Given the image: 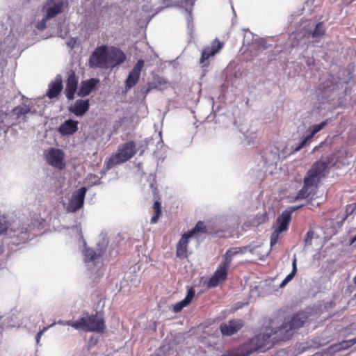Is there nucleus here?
I'll list each match as a JSON object with an SVG mask.
<instances>
[{"label": "nucleus", "instance_id": "40", "mask_svg": "<svg viewBox=\"0 0 356 356\" xmlns=\"http://www.w3.org/2000/svg\"><path fill=\"white\" fill-rule=\"evenodd\" d=\"M324 142H321L318 145L316 146L314 149H313V152L318 150V149L320 147H321L323 145H324Z\"/></svg>", "mask_w": 356, "mask_h": 356}, {"label": "nucleus", "instance_id": "33", "mask_svg": "<svg viewBox=\"0 0 356 356\" xmlns=\"http://www.w3.org/2000/svg\"><path fill=\"white\" fill-rule=\"evenodd\" d=\"M353 339H349V340L342 341L339 344L340 346V348H339V350H345V349H347V348L351 347L354 344H352L350 342H353Z\"/></svg>", "mask_w": 356, "mask_h": 356}, {"label": "nucleus", "instance_id": "7", "mask_svg": "<svg viewBox=\"0 0 356 356\" xmlns=\"http://www.w3.org/2000/svg\"><path fill=\"white\" fill-rule=\"evenodd\" d=\"M230 266L222 262L218 265L213 275L211 277L207 283V286L209 289L215 288L220 284L226 281L228 275V270Z\"/></svg>", "mask_w": 356, "mask_h": 356}, {"label": "nucleus", "instance_id": "9", "mask_svg": "<svg viewBox=\"0 0 356 356\" xmlns=\"http://www.w3.org/2000/svg\"><path fill=\"white\" fill-rule=\"evenodd\" d=\"M224 47V42H220L218 39H215L212 41L210 46L206 47L202 52L200 62L203 64V66H208L209 63L207 60L217 53H218Z\"/></svg>", "mask_w": 356, "mask_h": 356}, {"label": "nucleus", "instance_id": "20", "mask_svg": "<svg viewBox=\"0 0 356 356\" xmlns=\"http://www.w3.org/2000/svg\"><path fill=\"white\" fill-rule=\"evenodd\" d=\"M99 83V80L95 78L82 81L78 95L82 97L88 95L97 87Z\"/></svg>", "mask_w": 356, "mask_h": 356}, {"label": "nucleus", "instance_id": "35", "mask_svg": "<svg viewBox=\"0 0 356 356\" xmlns=\"http://www.w3.org/2000/svg\"><path fill=\"white\" fill-rule=\"evenodd\" d=\"M314 236V232L312 230H309L307 232L305 243L306 245H309L312 244V241Z\"/></svg>", "mask_w": 356, "mask_h": 356}, {"label": "nucleus", "instance_id": "34", "mask_svg": "<svg viewBox=\"0 0 356 356\" xmlns=\"http://www.w3.org/2000/svg\"><path fill=\"white\" fill-rule=\"evenodd\" d=\"M311 139L307 136H305L300 143L299 145L295 148V151H299L304 147H305L308 143H309Z\"/></svg>", "mask_w": 356, "mask_h": 356}, {"label": "nucleus", "instance_id": "5", "mask_svg": "<svg viewBox=\"0 0 356 356\" xmlns=\"http://www.w3.org/2000/svg\"><path fill=\"white\" fill-rule=\"evenodd\" d=\"M136 153V147L134 141L127 142L120 145L117 153L113 155L108 161L107 167L112 168L115 165H118L129 161Z\"/></svg>", "mask_w": 356, "mask_h": 356}, {"label": "nucleus", "instance_id": "17", "mask_svg": "<svg viewBox=\"0 0 356 356\" xmlns=\"http://www.w3.org/2000/svg\"><path fill=\"white\" fill-rule=\"evenodd\" d=\"M243 326L241 320H230L228 323L220 325V331L223 335L232 336L237 332Z\"/></svg>", "mask_w": 356, "mask_h": 356}, {"label": "nucleus", "instance_id": "27", "mask_svg": "<svg viewBox=\"0 0 356 356\" xmlns=\"http://www.w3.org/2000/svg\"><path fill=\"white\" fill-rule=\"evenodd\" d=\"M30 111L31 108L27 105L23 104L16 106L13 109V114L16 116L17 119H19L22 116H24L29 113Z\"/></svg>", "mask_w": 356, "mask_h": 356}, {"label": "nucleus", "instance_id": "39", "mask_svg": "<svg viewBox=\"0 0 356 356\" xmlns=\"http://www.w3.org/2000/svg\"><path fill=\"white\" fill-rule=\"evenodd\" d=\"M220 356H241L239 354L233 353V352H227L225 354H223Z\"/></svg>", "mask_w": 356, "mask_h": 356}, {"label": "nucleus", "instance_id": "29", "mask_svg": "<svg viewBox=\"0 0 356 356\" xmlns=\"http://www.w3.org/2000/svg\"><path fill=\"white\" fill-rule=\"evenodd\" d=\"M325 35V27L323 22H318L316 24L314 29L312 33L313 38H322Z\"/></svg>", "mask_w": 356, "mask_h": 356}, {"label": "nucleus", "instance_id": "30", "mask_svg": "<svg viewBox=\"0 0 356 356\" xmlns=\"http://www.w3.org/2000/svg\"><path fill=\"white\" fill-rule=\"evenodd\" d=\"M98 256L97 255L95 250L92 249H87L85 251V261L86 262H90L95 261Z\"/></svg>", "mask_w": 356, "mask_h": 356}, {"label": "nucleus", "instance_id": "42", "mask_svg": "<svg viewBox=\"0 0 356 356\" xmlns=\"http://www.w3.org/2000/svg\"><path fill=\"white\" fill-rule=\"evenodd\" d=\"M352 344L356 343V337L353 339V342H350Z\"/></svg>", "mask_w": 356, "mask_h": 356}, {"label": "nucleus", "instance_id": "15", "mask_svg": "<svg viewBox=\"0 0 356 356\" xmlns=\"http://www.w3.org/2000/svg\"><path fill=\"white\" fill-rule=\"evenodd\" d=\"M150 187L152 189L154 198L155 200L153 204V212L154 214L150 220L152 224H156L158 222L159 218L162 213L161 203L160 202V197L158 188L153 183L150 184Z\"/></svg>", "mask_w": 356, "mask_h": 356}, {"label": "nucleus", "instance_id": "26", "mask_svg": "<svg viewBox=\"0 0 356 356\" xmlns=\"http://www.w3.org/2000/svg\"><path fill=\"white\" fill-rule=\"evenodd\" d=\"M297 273V259L296 257H293L292 262V271L283 280L280 284V288L284 287L296 275Z\"/></svg>", "mask_w": 356, "mask_h": 356}, {"label": "nucleus", "instance_id": "23", "mask_svg": "<svg viewBox=\"0 0 356 356\" xmlns=\"http://www.w3.org/2000/svg\"><path fill=\"white\" fill-rule=\"evenodd\" d=\"M195 291L193 288H190L188 291L186 296L181 301L176 303L173 307L175 312H179L184 307L188 306L192 299L195 296Z\"/></svg>", "mask_w": 356, "mask_h": 356}, {"label": "nucleus", "instance_id": "24", "mask_svg": "<svg viewBox=\"0 0 356 356\" xmlns=\"http://www.w3.org/2000/svg\"><path fill=\"white\" fill-rule=\"evenodd\" d=\"M47 4L49 6L47 8V19H51L61 13L63 10V8L65 6H63V3H49V1L47 2Z\"/></svg>", "mask_w": 356, "mask_h": 356}, {"label": "nucleus", "instance_id": "18", "mask_svg": "<svg viewBox=\"0 0 356 356\" xmlns=\"http://www.w3.org/2000/svg\"><path fill=\"white\" fill-rule=\"evenodd\" d=\"M191 237L186 233L182 234L180 240L176 245V256L179 259H186L188 257V245Z\"/></svg>", "mask_w": 356, "mask_h": 356}, {"label": "nucleus", "instance_id": "8", "mask_svg": "<svg viewBox=\"0 0 356 356\" xmlns=\"http://www.w3.org/2000/svg\"><path fill=\"white\" fill-rule=\"evenodd\" d=\"M47 162L51 166L63 170L65 168L64 153L60 149L51 148L45 154Z\"/></svg>", "mask_w": 356, "mask_h": 356}, {"label": "nucleus", "instance_id": "36", "mask_svg": "<svg viewBox=\"0 0 356 356\" xmlns=\"http://www.w3.org/2000/svg\"><path fill=\"white\" fill-rule=\"evenodd\" d=\"M48 329V327H44L41 330L35 337L36 342L39 343L40 339L41 338L42 335L44 334V332Z\"/></svg>", "mask_w": 356, "mask_h": 356}, {"label": "nucleus", "instance_id": "19", "mask_svg": "<svg viewBox=\"0 0 356 356\" xmlns=\"http://www.w3.org/2000/svg\"><path fill=\"white\" fill-rule=\"evenodd\" d=\"M89 107L88 99H78L74 102V105L69 107L68 110L76 116H83L89 110Z\"/></svg>", "mask_w": 356, "mask_h": 356}, {"label": "nucleus", "instance_id": "28", "mask_svg": "<svg viewBox=\"0 0 356 356\" xmlns=\"http://www.w3.org/2000/svg\"><path fill=\"white\" fill-rule=\"evenodd\" d=\"M327 124V120L323 121L321 123L318 124H314L309 127L308 131L309 134L307 136L311 140L314 136L316 134L323 129Z\"/></svg>", "mask_w": 356, "mask_h": 356}, {"label": "nucleus", "instance_id": "41", "mask_svg": "<svg viewBox=\"0 0 356 356\" xmlns=\"http://www.w3.org/2000/svg\"><path fill=\"white\" fill-rule=\"evenodd\" d=\"M150 90H151V88L149 87L148 88H147V90H145V93L147 94L150 91Z\"/></svg>", "mask_w": 356, "mask_h": 356}, {"label": "nucleus", "instance_id": "6", "mask_svg": "<svg viewBox=\"0 0 356 356\" xmlns=\"http://www.w3.org/2000/svg\"><path fill=\"white\" fill-rule=\"evenodd\" d=\"M89 65L92 68H108V49L106 45L97 47L89 58Z\"/></svg>", "mask_w": 356, "mask_h": 356}, {"label": "nucleus", "instance_id": "44", "mask_svg": "<svg viewBox=\"0 0 356 356\" xmlns=\"http://www.w3.org/2000/svg\"><path fill=\"white\" fill-rule=\"evenodd\" d=\"M353 282L356 284V275L353 278Z\"/></svg>", "mask_w": 356, "mask_h": 356}, {"label": "nucleus", "instance_id": "12", "mask_svg": "<svg viewBox=\"0 0 356 356\" xmlns=\"http://www.w3.org/2000/svg\"><path fill=\"white\" fill-rule=\"evenodd\" d=\"M79 77L72 70L67 72V78L65 81V94L69 100L74 98L78 88Z\"/></svg>", "mask_w": 356, "mask_h": 356}, {"label": "nucleus", "instance_id": "14", "mask_svg": "<svg viewBox=\"0 0 356 356\" xmlns=\"http://www.w3.org/2000/svg\"><path fill=\"white\" fill-rule=\"evenodd\" d=\"M126 54L119 48L112 47L108 51V67H114L123 63Z\"/></svg>", "mask_w": 356, "mask_h": 356}, {"label": "nucleus", "instance_id": "22", "mask_svg": "<svg viewBox=\"0 0 356 356\" xmlns=\"http://www.w3.org/2000/svg\"><path fill=\"white\" fill-rule=\"evenodd\" d=\"M247 251V247H236L229 248L222 256V261L229 266L231 265L233 258L238 254H243Z\"/></svg>", "mask_w": 356, "mask_h": 356}, {"label": "nucleus", "instance_id": "31", "mask_svg": "<svg viewBox=\"0 0 356 356\" xmlns=\"http://www.w3.org/2000/svg\"><path fill=\"white\" fill-rule=\"evenodd\" d=\"M9 227V223L4 216H0V234L6 232Z\"/></svg>", "mask_w": 356, "mask_h": 356}, {"label": "nucleus", "instance_id": "13", "mask_svg": "<svg viewBox=\"0 0 356 356\" xmlns=\"http://www.w3.org/2000/svg\"><path fill=\"white\" fill-rule=\"evenodd\" d=\"M86 191L87 189L86 187H81L79 190L73 193L69 202L67 208L69 211L76 212L83 207Z\"/></svg>", "mask_w": 356, "mask_h": 356}, {"label": "nucleus", "instance_id": "4", "mask_svg": "<svg viewBox=\"0 0 356 356\" xmlns=\"http://www.w3.org/2000/svg\"><path fill=\"white\" fill-rule=\"evenodd\" d=\"M307 320V316L305 312H298L291 318L289 321L284 322L277 330L279 337L277 340L283 341L289 340L293 334L296 330L302 327Z\"/></svg>", "mask_w": 356, "mask_h": 356}, {"label": "nucleus", "instance_id": "3", "mask_svg": "<svg viewBox=\"0 0 356 356\" xmlns=\"http://www.w3.org/2000/svg\"><path fill=\"white\" fill-rule=\"evenodd\" d=\"M279 337L277 330L274 331L271 327H266L262 334L256 335L250 340L249 346L250 353L257 350L264 351L270 349L274 343L279 341L277 340Z\"/></svg>", "mask_w": 356, "mask_h": 356}, {"label": "nucleus", "instance_id": "25", "mask_svg": "<svg viewBox=\"0 0 356 356\" xmlns=\"http://www.w3.org/2000/svg\"><path fill=\"white\" fill-rule=\"evenodd\" d=\"M207 232V226L204 225L203 221H198L195 226L188 232H186L190 237H197L200 235L206 234Z\"/></svg>", "mask_w": 356, "mask_h": 356}, {"label": "nucleus", "instance_id": "32", "mask_svg": "<svg viewBox=\"0 0 356 356\" xmlns=\"http://www.w3.org/2000/svg\"><path fill=\"white\" fill-rule=\"evenodd\" d=\"M282 232V231H278V229H277V228L275 229L274 232L271 234V236H270V245L271 246L275 245L277 243L278 239L280 238V235Z\"/></svg>", "mask_w": 356, "mask_h": 356}, {"label": "nucleus", "instance_id": "1", "mask_svg": "<svg viewBox=\"0 0 356 356\" xmlns=\"http://www.w3.org/2000/svg\"><path fill=\"white\" fill-rule=\"evenodd\" d=\"M334 158V154H330L326 156L325 161L319 160L313 163L304 178V185L298 193V198H306L312 194V188L316 189L321 178L325 177L328 173Z\"/></svg>", "mask_w": 356, "mask_h": 356}, {"label": "nucleus", "instance_id": "11", "mask_svg": "<svg viewBox=\"0 0 356 356\" xmlns=\"http://www.w3.org/2000/svg\"><path fill=\"white\" fill-rule=\"evenodd\" d=\"M144 60H138L136 65L134 66L131 71L129 73L125 80V88L129 90L134 87L139 81L141 71L144 67Z\"/></svg>", "mask_w": 356, "mask_h": 356}, {"label": "nucleus", "instance_id": "16", "mask_svg": "<svg viewBox=\"0 0 356 356\" xmlns=\"http://www.w3.org/2000/svg\"><path fill=\"white\" fill-rule=\"evenodd\" d=\"M63 88L62 78L60 75H57L55 80L49 84V88L47 92V96L49 99H54L58 97Z\"/></svg>", "mask_w": 356, "mask_h": 356}, {"label": "nucleus", "instance_id": "43", "mask_svg": "<svg viewBox=\"0 0 356 356\" xmlns=\"http://www.w3.org/2000/svg\"><path fill=\"white\" fill-rule=\"evenodd\" d=\"M356 241V235L353 237V240H352V243Z\"/></svg>", "mask_w": 356, "mask_h": 356}, {"label": "nucleus", "instance_id": "37", "mask_svg": "<svg viewBox=\"0 0 356 356\" xmlns=\"http://www.w3.org/2000/svg\"><path fill=\"white\" fill-rule=\"evenodd\" d=\"M49 3H63V6H67L68 0H48Z\"/></svg>", "mask_w": 356, "mask_h": 356}, {"label": "nucleus", "instance_id": "21", "mask_svg": "<svg viewBox=\"0 0 356 356\" xmlns=\"http://www.w3.org/2000/svg\"><path fill=\"white\" fill-rule=\"evenodd\" d=\"M78 130V122L67 120L58 128L59 133L63 136L72 135Z\"/></svg>", "mask_w": 356, "mask_h": 356}, {"label": "nucleus", "instance_id": "10", "mask_svg": "<svg viewBox=\"0 0 356 356\" xmlns=\"http://www.w3.org/2000/svg\"><path fill=\"white\" fill-rule=\"evenodd\" d=\"M302 207V206L291 207L282 211L276 220V227L278 231L286 232L291 220L292 213Z\"/></svg>", "mask_w": 356, "mask_h": 356}, {"label": "nucleus", "instance_id": "38", "mask_svg": "<svg viewBox=\"0 0 356 356\" xmlns=\"http://www.w3.org/2000/svg\"><path fill=\"white\" fill-rule=\"evenodd\" d=\"M45 27V20L42 21L37 25V28L40 30H43Z\"/></svg>", "mask_w": 356, "mask_h": 356}, {"label": "nucleus", "instance_id": "2", "mask_svg": "<svg viewBox=\"0 0 356 356\" xmlns=\"http://www.w3.org/2000/svg\"><path fill=\"white\" fill-rule=\"evenodd\" d=\"M78 330L103 333L106 330V324L104 318L97 314L88 315L81 317L77 321H69L65 323Z\"/></svg>", "mask_w": 356, "mask_h": 356}]
</instances>
